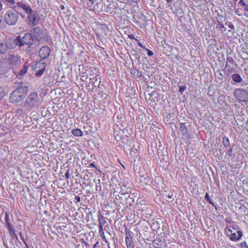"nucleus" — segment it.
Returning <instances> with one entry per match:
<instances>
[{"label":"nucleus","mask_w":248,"mask_h":248,"mask_svg":"<svg viewBox=\"0 0 248 248\" xmlns=\"http://www.w3.org/2000/svg\"><path fill=\"white\" fill-rule=\"evenodd\" d=\"M20 50H24L26 54H30L34 50V40L31 33L27 32L23 36L18 35Z\"/></svg>","instance_id":"f257e3e1"},{"label":"nucleus","mask_w":248,"mask_h":248,"mask_svg":"<svg viewBox=\"0 0 248 248\" xmlns=\"http://www.w3.org/2000/svg\"><path fill=\"white\" fill-rule=\"evenodd\" d=\"M23 16L14 8L8 9L4 15V22L9 26H14L17 24L19 16Z\"/></svg>","instance_id":"f03ea898"},{"label":"nucleus","mask_w":248,"mask_h":248,"mask_svg":"<svg viewBox=\"0 0 248 248\" xmlns=\"http://www.w3.org/2000/svg\"><path fill=\"white\" fill-rule=\"evenodd\" d=\"M28 91L27 86H21L17 88L11 93L9 97L12 103H18L24 99L26 96Z\"/></svg>","instance_id":"7ed1b4c3"},{"label":"nucleus","mask_w":248,"mask_h":248,"mask_svg":"<svg viewBox=\"0 0 248 248\" xmlns=\"http://www.w3.org/2000/svg\"><path fill=\"white\" fill-rule=\"evenodd\" d=\"M39 97L36 92H33L29 94L25 102L26 108L31 109L39 106Z\"/></svg>","instance_id":"20e7f679"},{"label":"nucleus","mask_w":248,"mask_h":248,"mask_svg":"<svg viewBox=\"0 0 248 248\" xmlns=\"http://www.w3.org/2000/svg\"><path fill=\"white\" fill-rule=\"evenodd\" d=\"M234 96L239 101L247 102L248 101V91L241 88L236 89L233 92Z\"/></svg>","instance_id":"39448f33"},{"label":"nucleus","mask_w":248,"mask_h":248,"mask_svg":"<svg viewBox=\"0 0 248 248\" xmlns=\"http://www.w3.org/2000/svg\"><path fill=\"white\" fill-rule=\"evenodd\" d=\"M27 20L29 24L31 27L38 25L40 20V17L36 11L31 10V12L28 13Z\"/></svg>","instance_id":"423d86ee"},{"label":"nucleus","mask_w":248,"mask_h":248,"mask_svg":"<svg viewBox=\"0 0 248 248\" xmlns=\"http://www.w3.org/2000/svg\"><path fill=\"white\" fill-rule=\"evenodd\" d=\"M14 8L19 13L21 12V10H22L25 11L27 14L31 12V10H32L30 5L23 1H17Z\"/></svg>","instance_id":"0eeeda50"},{"label":"nucleus","mask_w":248,"mask_h":248,"mask_svg":"<svg viewBox=\"0 0 248 248\" xmlns=\"http://www.w3.org/2000/svg\"><path fill=\"white\" fill-rule=\"evenodd\" d=\"M7 48L9 49H14L18 47L20 49L19 39L18 36L15 38L10 37L7 39L5 42Z\"/></svg>","instance_id":"6e6552de"},{"label":"nucleus","mask_w":248,"mask_h":248,"mask_svg":"<svg viewBox=\"0 0 248 248\" xmlns=\"http://www.w3.org/2000/svg\"><path fill=\"white\" fill-rule=\"evenodd\" d=\"M31 34L33 35L34 40L35 39L39 42L45 37L43 30L38 26L33 29L32 33Z\"/></svg>","instance_id":"1a4fd4ad"},{"label":"nucleus","mask_w":248,"mask_h":248,"mask_svg":"<svg viewBox=\"0 0 248 248\" xmlns=\"http://www.w3.org/2000/svg\"><path fill=\"white\" fill-rule=\"evenodd\" d=\"M51 53V50L49 47L45 46L41 47L39 51V56L41 60H44L48 58Z\"/></svg>","instance_id":"9d476101"},{"label":"nucleus","mask_w":248,"mask_h":248,"mask_svg":"<svg viewBox=\"0 0 248 248\" xmlns=\"http://www.w3.org/2000/svg\"><path fill=\"white\" fill-rule=\"evenodd\" d=\"M8 60L10 64L14 65H17L20 63V57L18 55L10 54L8 58Z\"/></svg>","instance_id":"9b49d317"},{"label":"nucleus","mask_w":248,"mask_h":248,"mask_svg":"<svg viewBox=\"0 0 248 248\" xmlns=\"http://www.w3.org/2000/svg\"><path fill=\"white\" fill-rule=\"evenodd\" d=\"M180 130L182 133L183 138L188 139L189 138V135L188 134V129L186 127V123H181L180 124Z\"/></svg>","instance_id":"f8f14e48"},{"label":"nucleus","mask_w":248,"mask_h":248,"mask_svg":"<svg viewBox=\"0 0 248 248\" xmlns=\"http://www.w3.org/2000/svg\"><path fill=\"white\" fill-rule=\"evenodd\" d=\"M237 235L236 233H232L230 239L233 241L239 240L243 236V232L241 231H237Z\"/></svg>","instance_id":"ddd939ff"},{"label":"nucleus","mask_w":248,"mask_h":248,"mask_svg":"<svg viewBox=\"0 0 248 248\" xmlns=\"http://www.w3.org/2000/svg\"><path fill=\"white\" fill-rule=\"evenodd\" d=\"M17 0H1V1L10 8H14Z\"/></svg>","instance_id":"4468645a"},{"label":"nucleus","mask_w":248,"mask_h":248,"mask_svg":"<svg viewBox=\"0 0 248 248\" xmlns=\"http://www.w3.org/2000/svg\"><path fill=\"white\" fill-rule=\"evenodd\" d=\"M232 79L236 83H242L243 80L241 76L238 74H233L231 76Z\"/></svg>","instance_id":"2eb2a0df"},{"label":"nucleus","mask_w":248,"mask_h":248,"mask_svg":"<svg viewBox=\"0 0 248 248\" xmlns=\"http://www.w3.org/2000/svg\"><path fill=\"white\" fill-rule=\"evenodd\" d=\"M7 46L5 43H0V54H3L6 53L7 50Z\"/></svg>","instance_id":"dca6fc26"},{"label":"nucleus","mask_w":248,"mask_h":248,"mask_svg":"<svg viewBox=\"0 0 248 248\" xmlns=\"http://www.w3.org/2000/svg\"><path fill=\"white\" fill-rule=\"evenodd\" d=\"M151 227L153 231L157 232L160 228V224L157 221H154L151 224Z\"/></svg>","instance_id":"f3484780"},{"label":"nucleus","mask_w":248,"mask_h":248,"mask_svg":"<svg viewBox=\"0 0 248 248\" xmlns=\"http://www.w3.org/2000/svg\"><path fill=\"white\" fill-rule=\"evenodd\" d=\"M72 133L76 137H81L82 136V132L78 128L73 129Z\"/></svg>","instance_id":"a211bd4d"},{"label":"nucleus","mask_w":248,"mask_h":248,"mask_svg":"<svg viewBox=\"0 0 248 248\" xmlns=\"http://www.w3.org/2000/svg\"><path fill=\"white\" fill-rule=\"evenodd\" d=\"M230 64H235V61L233 60L232 57L231 56H227L226 67H230L231 65Z\"/></svg>","instance_id":"6ab92c4d"},{"label":"nucleus","mask_w":248,"mask_h":248,"mask_svg":"<svg viewBox=\"0 0 248 248\" xmlns=\"http://www.w3.org/2000/svg\"><path fill=\"white\" fill-rule=\"evenodd\" d=\"M153 244L155 248H160L161 246V241L159 239H155L153 241Z\"/></svg>","instance_id":"aec40b11"},{"label":"nucleus","mask_w":248,"mask_h":248,"mask_svg":"<svg viewBox=\"0 0 248 248\" xmlns=\"http://www.w3.org/2000/svg\"><path fill=\"white\" fill-rule=\"evenodd\" d=\"M28 66H24L22 69H21L18 72L17 76H21L25 75L27 72Z\"/></svg>","instance_id":"412c9836"},{"label":"nucleus","mask_w":248,"mask_h":248,"mask_svg":"<svg viewBox=\"0 0 248 248\" xmlns=\"http://www.w3.org/2000/svg\"><path fill=\"white\" fill-rule=\"evenodd\" d=\"M222 143L225 147H228L230 145V140L229 138L225 136L222 139Z\"/></svg>","instance_id":"4be33fe9"},{"label":"nucleus","mask_w":248,"mask_h":248,"mask_svg":"<svg viewBox=\"0 0 248 248\" xmlns=\"http://www.w3.org/2000/svg\"><path fill=\"white\" fill-rule=\"evenodd\" d=\"M125 242L127 248H134L132 238L125 240Z\"/></svg>","instance_id":"5701e85b"},{"label":"nucleus","mask_w":248,"mask_h":248,"mask_svg":"<svg viewBox=\"0 0 248 248\" xmlns=\"http://www.w3.org/2000/svg\"><path fill=\"white\" fill-rule=\"evenodd\" d=\"M239 4L243 7L245 11L248 12V5L243 0H240Z\"/></svg>","instance_id":"b1692460"},{"label":"nucleus","mask_w":248,"mask_h":248,"mask_svg":"<svg viewBox=\"0 0 248 248\" xmlns=\"http://www.w3.org/2000/svg\"><path fill=\"white\" fill-rule=\"evenodd\" d=\"M99 233L100 234V236H101V237L102 238L103 240L105 241L106 243H107V239H106V238L105 237L103 227H101V226H99Z\"/></svg>","instance_id":"393cba45"},{"label":"nucleus","mask_w":248,"mask_h":248,"mask_svg":"<svg viewBox=\"0 0 248 248\" xmlns=\"http://www.w3.org/2000/svg\"><path fill=\"white\" fill-rule=\"evenodd\" d=\"M99 227H103V225L105 224L107 222L103 216H100L98 217Z\"/></svg>","instance_id":"a878e982"},{"label":"nucleus","mask_w":248,"mask_h":248,"mask_svg":"<svg viewBox=\"0 0 248 248\" xmlns=\"http://www.w3.org/2000/svg\"><path fill=\"white\" fill-rule=\"evenodd\" d=\"M45 71V67H44V68L40 69L39 70H38L37 71H36V73H35V75L37 77H41Z\"/></svg>","instance_id":"bb28decb"},{"label":"nucleus","mask_w":248,"mask_h":248,"mask_svg":"<svg viewBox=\"0 0 248 248\" xmlns=\"http://www.w3.org/2000/svg\"><path fill=\"white\" fill-rule=\"evenodd\" d=\"M6 95V93L4 88L0 87V101Z\"/></svg>","instance_id":"cd10ccee"},{"label":"nucleus","mask_w":248,"mask_h":248,"mask_svg":"<svg viewBox=\"0 0 248 248\" xmlns=\"http://www.w3.org/2000/svg\"><path fill=\"white\" fill-rule=\"evenodd\" d=\"M205 199L208 202L211 204V205H213L214 206H215L213 202L210 199V197H209V195L208 193H206L205 194V197H204Z\"/></svg>","instance_id":"c85d7f7f"},{"label":"nucleus","mask_w":248,"mask_h":248,"mask_svg":"<svg viewBox=\"0 0 248 248\" xmlns=\"http://www.w3.org/2000/svg\"><path fill=\"white\" fill-rule=\"evenodd\" d=\"M225 233L227 236H229L230 237L232 233V231L229 228H225Z\"/></svg>","instance_id":"c756f323"},{"label":"nucleus","mask_w":248,"mask_h":248,"mask_svg":"<svg viewBox=\"0 0 248 248\" xmlns=\"http://www.w3.org/2000/svg\"><path fill=\"white\" fill-rule=\"evenodd\" d=\"M125 240L132 238V232L130 231H126Z\"/></svg>","instance_id":"7c9ffc66"},{"label":"nucleus","mask_w":248,"mask_h":248,"mask_svg":"<svg viewBox=\"0 0 248 248\" xmlns=\"http://www.w3.org/2000/svg\"><path fill=\"white\" fill-rule=\"evenodd\" d=\"M7 72L6 70H4L2 66H0V75H5Z\"/></svg>","instance_id":"2f4dec72"},{"label":"nucleus","mask_w":248,"mask_h":248,"mask_svg":"<svg viewBox=\"0 0 248 248\" xmlns=\"http://www.w3.org/2000/svg\"><path fill=\"white\" fill-rule=\"evenodd\" d=\"M186 88V85H184L183 86H179V92L181 94H182Z\"/></svg>","instance_id":"473e14b6"},{"label":"nucleus","mask_w":248,"mask_h":248,"mask_svg":"<svg viewBox=\"0 0 248 248\" xmlns=\"http://www.w3.org/2000/svg\"><path fill=\"white\" fill-rule=\"evenodd\" d=\"M241 248H248L246 242L243 241L239 244Z\"/></svg>","instance_id":"72a5a7b5"},{"label":"nucleus","mask_w":248,"mask_h":248,"mask_svg":"<svg viewBox=\"0 0 248 248\" xmlns=\"http://www.w3.org/2000/svg\"><path fill=\"white\" fill-rule=\"evenodd\" d=\"M19 236H20V238L21 239V240L24 242V243L26 245V248H29L28 246V245H27V243L26 242V241H25V240L24 239V236L22 235L21 232L19 233Z\"/></svg>","instance_id":"f704fd0d"},{"label":"nucleus","mask_w":248,"mask_h":248,"mask_svg":"<svg viewBox=\"0 0 248 248\" xmlns=\"http://www.w3.org/2000/svg\"><path fill=\"white\" fill-rule=\"evenodd\" d=\"M131 4H137L140 2V0H127Z\"/></svg>","instance_id":"c9c22d12"},{"label":"nucleus","mask_w":248,"mask_h":248,"mask_svg":"<svg viewBox=\"0 0 248 248\" xmlns=\"http://www.w3.org/2000/svg\"><path fill=\"white\" fill-rule=\"evenodd\" d=\"M232 150H233L232 148H231L227 152V155L229 157H232Z\"/></svg>","instance_id":"e433bc0d"},{"label":"nucleus","mask_w":248,"mask_h":248,"mask_svg":"<svg viewBox=\"0 0 248 248\" xmlns=\"http://www.w3.org/2000/svg\"><path fill=\"white\" fill-rule=\"evenodd\" d=\"M3 21L2 20V16L0 15V29L3 28Z\"/></svg>","instance_id":"4c0bfd02"},{"label":"nucleus","mask_w":248,"mask_h":248,"mask_svg":"<svg viewBox=\"0 0 248 248\" xmlns=\"http://www.w3.org/2000/svg\"><path fill=\"white\" fill-rule=\"evenodd\" d=\"M93 79H94L95 80L94 81H93L92 82V83H93V85L95 87L96 86V82L97 81V76L95 77V78H90V80H93Z\"/></svg>","instance_id":"58836bf2"},{"label":"nucleus","mask_w":248,"mask_h":248,"mask_svg":"<svg viewBox=\"0 0 248 248\" xmlns=\"http://www.w3.org/2000/svg\"><path fill=\"white\" fill-rule=\"evenodd\" d=\"M5 221L6 223L9 222V214L7 212L5 213Z\"/></svg>","instance_id":"ea45409f"},{"label":"nucleus","mask_w":248,"mask_h":248,"mask_svg":"<svg viewBox=\"0 0 248 248\" xmlns=\"http://www.w3.org/2000/svg\"><path fill=\"white\" fill-rule=\"evenodd\" d=\"M226 24H228L229 27L230 28H231V29H232V30L234 29V26H233V25L232 24V22H229L228 23L226 22Z\"/></svg>","instance_id":"a19ab883"},{"label":"nucleus","mask_w":248,"mask_h":248,"mask_svg":"<svg viewBox=\"0 0 248 248\" xmlns=\"http://www.w3.org/2000/svg\"><path fill=\"white\" fill-rule=\"evenodd\" d=\"M167 197L170 199V201H172L174 200V198H173V195L172 193H169L167 196Z\"/></svg>","instance_id":"79ce46f5"},{"label":"nucleus","mask_w":248,"mask_h":248,"mask_svg":"<svg viewBox=\"0 0 248 248\" xmlns=\"http://www.w3.org/2000/svg\"><path fill=\"white\" fill-rule=\"evenodd\" d=\"M145 49L147 51V54L148 55V56H152L154 55L153 52L151 50H150L146 48Z\"/></svg>","instance_id":"37998d69"},{"label":"nucleus","mask_w":248,"mask_h":248,"mask_svg":"<svg viewBox=\"0 0 248 248\" xmlns=\"http://www.w3.org/2000/svg\"><path fill=\"white\" fill-rule=\"evenodd\" d=\"M65 176L67 179H68L70 177V173L69 170H67L65 174Z\"/></svg>","instance_id":"c03bdc74"},{"label":"nucleus","mask_w":248,"mask_h":248,"mask_svg":"<svg viewBox=\"0 0 248 248\" xmlns=\"http://www.w3.org/2000/svg\"><path fill=\"white\" fill-rule=\"evenodd\" d=\"M8 230L10 233H15V230L12 228V226L8 228Z\"/></svg>","instance_id":"a18cd8bd"},{"label":"nucleus","mask_w":248,"mask_h":248,"mask_svg":"<svg viewBox=\"0 0 248 248\" xmlns=\"http://www.w3.org/2000/svg\"><path fill=\"white\" fill-rule=\"evenodd\" d=\"M137 42H138V44L141 47H142L144 49H146V47H145V46H143L140 41H138Z\"/></svg>","instance_id":"49530a36"},{"label":"nucleus","mask_w":248,"mask_h":248,"mask_svg":"<svg viewBox=\"0 0 248 248\" xmlns=\"http://www.w3.org/2000/svg\"><path fill=\"white\" fill-rule=\"evenodd\" d=\"M75 199L76 200V201L78 202H80L81 201L80 197L78 196H76Z\"/></svg>","instance_id":"de8ad7c7"},{"label":"nucleus","mask_w":248,"mask_h":248,"mask_svg":"<svg viewBox=\"0 0 248 248\" xmlns=\"http://www.w3.org/2000/svg\"><path fill=\"white\" fill-rule=\"evenodd\" d=\"M3 4L2 2L0 0V12H1L3 10Z\"/></svg>","instance_id":"09e8293b"},{"label":"nucleus","mask_w":248,"mask_h":248,"mask_svg":"<svg viewBox=\"0 0 248 248\" xmlns=\"http://www.w3.org/2000/svg\"><path fill=\"white\" fill-rule=\"evenodd\" d=\"M235 14L239 16H241V14L240 13L239 10L237 9L235 11Z\"/></svg>","instance_id":"8fccbe9b"},{"label":"nucleus","mask_w":248,"mask_h":248,"mask_svg":"<svg viewBox=\"0 0 248 248\" xmlns=\"http://www.w3.org/2000/svg\"><path fill=\"white\" fill-rule=\"evenodd\" d=\"M137 72V71H136L135 69H131V73L134 75H135Z\"/></svg>","instance_id":"3c124183"},{"label":"nucleus","mask_w":248,"mask_h":248,"mask_svg":"<svg viewBox=\"0 0 248 248\" xmlns=\"http://www.w3.org/2000/svg\"><path fill=\"white\" fill-rule=\"evenodd\" d=\"M129 38H130L131 39H135L136 41H138V39H136V38L134 37V35H132H132H129Z\"/></svg>","instance_id":"603ef678"},{"label":"nucleus","mask_w":248,"mask_h":248,"mask_svg":"<svg viewBox=\"0 0 248 248\" xmlns=\"http://www.w3.org/2000/svg\"><path fill=\"white\" fill-rule=\"evenodd\" d=\"M141 73H142L141 72H140V71H137V76L138 77H141L142 76Z\"/></svg>","instance_id":"864d4df0"},{"label":"nucleus","mask_w":248,"mask_h":248,"mask_svg":"<svg viewBox=\"0 0 248 248\" xmlns=\"http://www.w3.org/2000/svg\"><path fill=\"white\" fill-rule=\"evenodd\" d=\"M90 167H93V168H96V166H95V164H93V163H91V164H90Z\"/></svg>","instance_id":"5fc2aeb1"},{"label":"nucleus","mask_w":248,"mask_h":248,"mask_svg":"<svg viewBox=\"0 0 248 248\" xmlns=\"http://www.w3.org/2000/svg\"><path fill=\"white\" fill-rule=\"evenodd\" d=\"M219 26L220 28H224V25L220 23H219Z\"/></svg>","instance_id":"6e6d98bb"},{"label":"nucleus","mask_w":248,"mask_h":248,"mask_svg":"<svg viewBox=\"0 0 248 248\" xmlns=\"http://www.w3.org/2000/svg\"><path fill=\"white\" fill-rule=\"evenodd\" d=\"M6 225H7V228H9L11 226V224L10 223V222H8V223H6Z\"/></svg>","instance_id":"4d7b16f0"},{"label":"nucleus","mask_w":248,"mask_h":248,"mask_svg":"<svg viewBox=\"0 0 248 248\" xmlns=\"http://www.w3.org/2000/svg\"><path fill=\"white\" fill-rule=\"evenodd\" d=\"M64 9V6L63 5H61V9L63 10Z\"/></svg>","instance_id":"13d9d810"},{"label":"nucleus","mask_w":248,"mask_h":248,"mask_svg":"<svg viewBox=\"0 0 248 248\" xmlns=\"http://www.w3.org/2000/svg\"><path fill=\"white\" fill-rule=\"evenodd\" d=\"M89 1L91 2V3L93 4L94 3V0H88Z\"/></svg>","instance_id":"bf43d9fd"},{"label":"nucleus","mask_w":248,"mask_h":248,"mask_svg":"<svg viewBox=\"0 0 248 248\" xmlns=\"http://www.w3.org/2000/svg\"><path fill=\"white\" fill-rule=\"evenodd\" d=\"M172 0H166L167 2L168 3L171 2Z\"/></svg>","instance_id":"052dcab7"},{"label":"nucleus","mask_w":248,"mask_h":248,"mask_svg":"<svg viewBox=\"0 0 248 248\" xmlns=\"http://www.w3.org/2000/svg\"><path fill=\"white\" fill-rule=\"evenodd\" d=\"M122 166H123V168L124 169H125V167H124V165H122Z\"/></svg>","instance_id":"680f3d73"},{"label":"nucleus","mask_w":248,"mask_h":248,"mask_svg":"<svg viewBox=\"0 0 248 248\" xmlns=\"http://www.w3.org/2000/svg\"><path fill=\"white\" fill-rule=\"evenodd\" d=\"M244 16H245L246 17H248V15H246V14H244Z\"/></svg>","instance_id":"e2e57ef3"}]
</instances>
